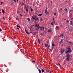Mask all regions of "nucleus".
I'll return each instance as SVG.
<instances>
[{"label":"nucleus","mask_w":73,"mask_h":73,"mask_svg":"<svg viewBox=\"0 0 73 73\" xmlns=\"http://www.w3.org/2000/svg\"><path fill=\"white\" fill-rule=\"evenodd\" d=\"M66 50L65 52V53H71L72 52V50L70 48V46H69L68 47H67V48L66 49Z\"/></svg>","instance_id":"nucleus-1"},{"label":"nucleus","mask_w":73,"mask_h":73,"mask_svg":"<svg viewBox=\"0 0 73 73\" xmlns=\"http://www.w3.org/2000/svg\"><path fill=\"white\" fill-rule=\"evenodd\" d=\"M67 57L66 60L67 61H69V60H70V57H69V54H67V55L66 56Z\"/></svg>","instance_id":"nucleus-2"},{"label":"nucleus","mask_w":73,"mask_h":73,"mask_svg":"<svg viewBox=\"0 0 73 73\" xmlns=\"http://www.w3.org/2000/svg\"><path fill=\"white\" fill-rule=\"evenodd\" d=\"M32 17V19H33V20H34L35 21L38 20V18H37V17L36 16H34L32 17Z\"/></svg>","instance_id":"nucleus-3"},{"label":"nucleus","mask_w":73,"mask_h":73,"mask_svg":"<svg viewBox=\"0 0 73 73\" xmlns=\"http://www.w3.org/2000/svg\"><path fill=\"white\" fill-rule=\"evenodd\" d=\"M64 34H60V38H62L64 36Z\"/></svg>","instance_id":"nucleus-4"},{"label":"nucleus","mask_w":73,"mask_h":73,"mask_svg":"<svg viewBox=\"0 0 73 73\" xmlns=\"http://www.w3.org/2000/svg\"><path fill=\"white\" fill-rule=\"evenodd\" d=\"M62 43H64V40H63V39H61V40L59 42V44H61Z\"/></svg>","instance_id":"nucleus-5"},{"label":"nucleus","mask_w":73,"mask_h":73,"mask_svg":"<svg viewBox=\"0 0 73 73\" xmlns=\"http://www.w3.org/2000/svg\"><path fill=\"white\" fill-rule=\"evenodd\" d=\"M52 31V29H48V32L49 33H51Z\"/></svg>","instance_id":"nucleus-6"},{"label":"nucleus","mask_w":73,"mask_h":73,"mask_svg":"<svg viewBox=\"0 0 73 73\" xmlns=\"http://www.w3.org/2000/svg\"><path fill=\"white\" fill-rule=\"evenodd\" d=\"M55 29L56 30H57L58 29H60V27H58V26H56V27Z\"/></svg>","instance_id":"nucleus-7"},{"label":"nucleus","mask_w":73,"mask_h":73,"mask_svg":"<svg viewBox=\"0 0 73 73\" xmlns=\"http://www.w3.org/2000/svg\"><path fill=\"white\" fill-rule=\"evenodd\" d=\"M64 10H65V11H66V12L67 13H68V11H69V10H68L66 9V8H64Z\"/></svg>","instance_id":"nucleus-8"},{"label":"nucleus","mask_w":73,"mask_h":73,"mask_svg":"<svg viewBox=\"0 0 73 73\" xmlns=\"http://www.w3.org/2000/svg\"><path fill=\"white\" fill-rule=\"evenodd\" d=\"M65 51V50H61L60 51L61 54H62V53H64V52Z\"/></svg>","instance_id":"nucleus-9"},{"label":"nucleus","mask_w":73,"mask_h":73,"mask_svg":"<svg viewBox=\"0 0 73 73\" xmlns=\"http://www.w3.org/2000/svg\"><path fill=\"white\" fill-rule=\"evenodd\" d=\"M41 35H42V36L44 35V34L42 33L39 34V36H40V37H41Z\"/></svg>","instance_id":"nucleus-10"},{"label":"nucleus","mask_w":73,"mask_h":73,"mask_svg":"<svg viewBox=\"0 0 73 73\" xmlns=\"http://www.w3.org/2000/svg\"><path fill=\"white\" fill-rule=\"evenodd\" d=\"M53 22L52 23H54H54H55V21H54V18L53 17Z\"/></svg>","instance_id":"nucleus-11"},{"label":"nucleus","mask_w":73,"mask_h":73,"mask_svg":"<svg viewBox=\"0 0 73 73\" xmlns=\"http://www.w3.org/2000/svg\"><path fill=\"white\" fill-rule=\"evenodd\" d=\"M25 31L26 32V33L28 35H29V33L28 32H27V30H25Z\"/></svg>","instance_id":"nucleus-12"},{"label":"nucleus","mask_w":73,"mask_h":73,"mask_svg":"<svg viewBox=\"0 0 73 73\" xmlns=\"http://www.w3.org/2000/svg\"><path fill=\"white\" fill-rule=\"evenodd\" d=\"M2 12L3 14H4V13H5V11H4V9H2Z\"/></svg>","instance_id":"nucleus-13"},{"label":"nucleus","mask_w":73,"mask_h":73,"mask_svg":"<svg viewBox=\"0 0 73 73\" xmlns=\"http://www.w3.org/2000/svg\"><path fill=\"white\" fill-rule=\"evenodd\" d=\"M39 19H40V21H42L43 20H42V18H41V17H40Z\"/></svg>","instance_id":"nucleus-14"},{"label":"nucleus","mask_w":73,"mask_h":73,"mask_svg":"<svg viewBox=\"0 0 73 73\" xmlns=\"http://www.w3.org/2000/svg\"><path fill=\"white\" fill-rule=\"evenodd\" d=\"M52 47H54V46H55V45H54V44L53 43H52Z\"/></svg>","instance_id":"nucleus-15"},{"label":"nucleus","mask_w":73,"mask_h":73,"mask_svg":"<svg viewBox=\"0 0 73 73\" xmlns=\"http://www.w3.org/2000/svg\"><path fill=\"white\" fill-rule=\"evenodd\" d=\"M16 20H18L19 21V18H16Z\"/></svg>","instance_id":"nucleus-16"},{"label":"nucleus","mask_w":73,"mask_h":73,"mask_svg":"<svg viewBox=\"0 0 73 73\" xmlns=\"http://www.w3.org/2000/svg\"><path fill=\"white\" fill-rule=\"evenodd\" d=\"M17 27L18 28H21V27L19 25H17Z\"/></svg>","instance_id":"nucleus-17"},{"label":"nucleus","mask_w":73,"mask_h":73,"mask_svg":"<svg viewBox=\"0 0 73 73\" xmlns=\"http://www.w3.org/2000/svg\"><path fill=\"white\" fill-rule=\"evenodd\" d=\"M38 71L39 72V73H41V70L40 69H38Z\"/></svg>","instance_id":"nucleus-18"},{"label":"nucleus","mask_w":73,"mask_h":73,"mask_svg":"<svg viewBox=\"0 0 73 73\" xmlns=\"http://www.w3.org/2000/svg\"><path fill=\"white\" fill-rule=\"evenodd\" d=\"M70 25H72V23H73V22H72V21H70Z\"/></svg>","instance_id":"nucleus-19"},{"label":"nucleus","mask_w":73,"mask_h":73,"mask_svg":"<svg viewBox=\"0 0 73 73\" xmlns=\"http://www.w3.org/2000/svg\"><path fill=\"white\" fill-rule=\"evenodd\" d=\"M3 20L4 21L5 20V17H4V16H3Z\"/></svg>","instance_id":"nucleus-20"},{"label":"nucleus","mask_w":73,"mask_h":73,"mask_svg":"<svg viewBox=\"0 0 73 73\" xmlns=\"http://www.w3.org/2000/svg\"><path fill=\"white\" fill-rule=\"evenodd\" d=\"M30 8H31V9H30L31 11H33V9H32V8H31V7H30Z\"/></svg>","instance_id":"nucleus-21"},{"label":"nucleus","mask_w":73,"mask_h":73,"mask_svg":"<svg viewBox=\"0 0 73 73\" xmlns=\"http://www.w3.org/2000/svg\"><path fill=\"white\" fill-rule=\"evenodd\" d=\"M42 70V73H44V69H42L41 70Z\"/></svg>","instance_id":"nucleus-22"},{"label":"nucleus","mask_w":73,"mask_h":73,"mask_svg":"<svg viewBox=\"0 0 73 73\" xmlns=\"http://www.w3.org/2000/svg\"><path fill=\"white\" fill-rule=\"evenodd\" d=\"M45 46H46V47H48V45L47 44H46L45 45Z\"/></svg>","instance_id":"nucleus-23"},{"label":"nucleus","mask_w":73,"mask_h":73,"mask_svg":"<svg viewBox=\"0 0 73 73\" xmlns=\"http://www.w3.org/2000/svg\"><path fill=\"white\" fill-rule=\"evenodd\" d=\"M38 43H39V44H41V42H40V40H39V39H38Z\"/></svg>","instance_id":"nucleus-24"},{"label":"nucleus","mask_w":73,"mask_h":73,"mask_svg":"<svg viewBox=\"0 0 73 73\" xmlns=\"http://www.w3.org/2000/svg\"><path fill=\"white\" fill-rule=\"evenodd\" d=\"M68 42L69 44H70L71 45H72V42Z\"/></svg>","instance_id":"nucleus-25"},{"label":"nucleus","mask_w":73,"mask_h":73,"mask_svg":"<svg viewBox=\"0 0 73 73\" xmlns=\"http://www.w3.org/2000/svg\"><path fill=\"white\" fill-rule=\"evenodd\" d=\"M47 33V32H46V31L45 30L44 31V33Z\"/></svg>","instance_id":"nucleus-26"},{"label":"nucleus","mask_w":73,"mask_h":73,"mask_svg":"<svg viewBox=\"0 0 73 73\" xmlns=\"http://www.w3.org/2000/svg\"><path fill=\"white\" fill-rule=\"evenodd\" d=\"M38 27H39V29L40 28V29H42V27L38 26Z\"/></svg>","instance_id":"nucleus-27"},{"label":"nucleus","mask_w":73,"mask_h":73,"mask_svg":"<svg viewBox=\"0 0 73 73\" xmlns=\"http://www.w3.org/2000/svg\"><path fill=\"white\" fill-rule=\"evenodd\" d=\"M48 9L47 8H46L45 10V13H46L47 12V11Z\"/></svg>","instance_id":"nucleus-28"},{"label":"nucleus","mask_w":73,"mask_h":73,"mask_svg":"<svg viewBox=\"0 0 73 73\" xmlns=\"http://www.w3.org/2000/svg\"><path fill=\"white\" fill-rule=\"evenodd\" d=\"M20 4L22 5L21 6H23V5H24V3H23L22 4H21V3H20Z\"/></svg>","instance_id":"nucleus-29"},{"label":"nucleus","mask_w":73,"mask_h":73,"mask_svg":"<svg viewBox=\"0 0 73 73\" xmlns=\"http://www.w3.org/2000/svg\"><path fill=\"white\" fill-rule=\"evenodd\" d=\"M42 30L44 29H45V27H42Z\"/></svg>","instance_id":"nucleus-30"},{"label":"nucleus","mask_w":73,"mask_h":73,"mask_svg":"<svg viewBox=\"0 0 73 73\" xmlns=\"http://www.w3.org/2000/svg\"><path fill=\"white\" fill-rule=\"evenodd\" d=\"M35 27H38V25L37 24H35Z\"/></svg>","instance_id":"nucleus-31"},{"label":"nucleus","mask_w":73,"mask_h":73,"mask_svg":"<svg viewBox=\"0 0 73 73\" xmlns=\"http://www.w3.org/2000/svg\"><path fill=\"white\" fill-rule=\"evenodd\" d=\"M26 11L27 12H28V9L27 8L26 9Z\"/></svg>","instance_id":"nucleus-32"},{"label":"nucleus","mask_w":73,"mask_h":73,"mask_svg":"<svg viewBox=\"0 0 73 73\" xmlns=\"http://www.w3.org/2000/svg\"><path fill=\"white\" fill-rule=\"evenodd\" d=\"M66 22H67V23H69V20H66Z\"/></svg>","instance_id":"nucleus-33"},{"label":"nucleus","mask_w":73,"mask_h":73,"mask_svg":"<svg viewBox=\"0 0 73 73\" xmlns=\"http://www.w3.org/2000/svg\"><path fill=\"white\" fill-rule=\"evenodd\" d=\"M41 15H42V14H39L38 15V16H41Z\"/></svg>","instance_id":"nucleus-34"},{"label":"nucleus","mask_w":73,"mask_h":73,"mask_svg":"<svg viewBox=\"0 0 73 73\" xmlns=\"http://www.w3.org/2000/svg\"><path fill=\"white\" fill-rule=\"evenodd\" d=\"M38 29H36V31H38V29H39V27H38Z\"/></svg>","instance_id":"nucleus-35"},{"label":"nucleus","mask_w":73,"mask_h":73,"mask_svg":"<svg viewBox=\"0 0 73 73\" xmlns=\"http://www.w3.org/2000/svg\"><path fill=\"white\" fill-rule=\"evenodd\" d=\"M46 72H48L49 73V71L48 70H46Z\"/></svg>","instance_id":"nucleus-36"},{"label":"nucleus","mask_w":73,"mask_h":73,"mask_svg":"<svg viewBox=\"0 0 73 73\" xmlns=\"http://www.w3.org/2000/svg\"><path fill=\"white\" fill-rule=\"evenodd\" d=\"M54 15L55 16H56V13H54Z\"/></svg>","instance_id":"nucleus-37"},{"label":"nucleus","mask_w":73,"mask_h":73,"mask_svg":"<svg viewBox=\"0 0 73 73\" xmlns=\"http://www.w3.org/2000/svg\"><path fill=\"white\" fill-rule=\"evenodd\" d=\"M53 22H52L51 23V25H54V24L53 23Z\"/></svg>","instance_id":"nucleus-38"},{"label":"nucleus","mask_w":73,"mask_h":73,"mask_svg":"<svg viewBox=\"0 0 73 73\" xmlns=\"http://www.w3.org/2000/svg\"><path fill=\"white\" fill-rule=\"evenodd\" d=\"M27 20H28V21H30V19H29V18H27Z\"/></svg>","instance_id":"nucleus-39"},{"label":"nucleus","mask_w":73,"mask_h":73,"mask_svg":"<svg viewBox=\"0 0 73 73\" xmlns=\"http://www.w3.org/2000/svg\"><path fill=\"white\" fill-rule=\"evenodd\" d=\"M46 13V15H48V14H49V13H48V12H47Z\"/></svg>","instance_id":"nucleus-40"},{"label":"nucleus","mask_w":73,"mask_h":73,"mask_svg":"<svg viewBox=\"0 0 73 73\" xmlns=\"http://www.w3.org/2000/svg\"><path fill=\"white\" fill-rule=\"evenodd\" d=\"M17 29L18 30V31L20 29L18 27H17Z\"/></svg>","instance_id":"nucleus-41"},{"label":"nucleus","mask_w":73,"mask_h":73,"mask_svg":"<svg viewBox=\"0 0 73 73\" xmlns=\"http://www.w3.org/2000/svg\"><path fill=\"white\" fill-rule=\"evenodd\" d=\"M3 4V2H1V5H2Z\"/></svg>","instance_id":"nucleus-42"},{"label":"nucleus","mask_w":73,"mask_h":73,"mask_svg":"<svg viewBox=\"0 0 73 73\" xmlns=\"http://www.w3.org/2000/svg\"><path fill=\"white\" fill-rule=\"evenodd\" d=\"M33 62H34L35 63H36V62L34 60H33Z\"/></svg>","instance_id":"nucleus-43"},{"label":"nucleus","mask_w":73,"mask_h":73,"mask_svg":"<svg viewBox=\"0 0 73 73\" xmlns=\"http://www.w3.org/2000/svg\"><path fill=\"white\" fill-rule=\"evenodd\" d=\"M53 48H53V47H52V48H51V49H52V50H53Z\"/></svg>","instance_id":"nucleus-44"},{"label":"nucleus","mask_w":73,"mask_h":73,"mask_svg":"<svg viewBox=\"0 0 73 73\" xmlns=\"http://www.w3.org/2000/svg\"><path fill=\"white\" fill-rule=\"evenodd\" d=\"M32 33L33 34V30H32Z\"/></svg>","instance_id":"nucleus-45"},{"label":"nucleus","mask_w":73,"mask_h":73,"mask_svg":"<svg viewBox=\"0 0 73 73\" xmlns=\"http://www.w3.org/2000/svg\"><path fill=\"white\" fill-rule=\"evenodd\" d=\"M33 33H34V34H36V32H33Z\"/></svg>","instance_id":"nucleus-46"},{"label":"nucleus","mask_w":73,"mask_h":73,"mask_svg":"<svg viewBox=\"0 0 73 73\" xmlns=\"http://www.w3.org/2000/svg\"><path fill=\"white\" fill-rule=\"evenodd\" d=\"M42 29H40V31H42Z\"/></svg>","instance_id":"nucleus-47"},{"label":"nucleus","mask_w":73,"mask_h":73,"mask_svg":"<svg viewBox=\"0 0 73 73\" xmlns=\"http://www.w3.org/2000/svg\"><path fill=\"white\" fill-rule=\"evenodd\" d=\"M58 37H59V38H60V36H59V35H58Z\"/></svg>","instance_id":"nucleus-48"},{"label":"nucleus","mask_w":73,"mask_h":73,"mask_svg":"<svg viewBox=\"0 0 73 73\" xmlns=\"http://www.w3.org/2000/svg\"><path fill=\"white\" fill-rule=\"evenodd\" d=\"M72 10H70V11L69 12V13H70V12H72Z\"/></svg>","instance_id":"nucleus-49"},{"label":"nucleus","mask_w":73,"mask_h":73,"mask_svg":"<svg viewBox=\"0 0 73 73\" xmlns=\"http://www.w3.org/2000/svg\"><path fill=\"white\" fill-rule=\"evenodd\" d=\"M58 65H59V66H60V64L59 63L58 64Z\"/></svg>","instance_id":"nucleus-50"},{"label":"nucleus","mask_w":73,"mask_h":73,"mask_svg":"<svg viewBox=\"0 0 73 73\" xmlns=\"http://www.w3.org/2000/svg\"><path fill=\"white\" fill-rule=\"evenodd\" d=\"M1 31H2V30H1V29H0V32H1Z\"/></svg>","instance_id":"nucleus-51"},{"label":"nucleus","mask_w":73,"mask_h":73,"mask_svg":"<svg viewBox=\"0 0 73 73\" xmlns=\"http://www.w3.org/2000/svg\"><path fill=\"white\" fill-rule=\"evenodd\" d=\"M15 42H17V43H18V42H17V40H16L15 41Z\"/></svg>","instance_id":"nucleus-52"},{"label":"nucleus","mask_w":73,"mask_h":73,"mask_svg":"<svg viewBox=\"0 0 73 73\" xmlns=\"http://www.w3.org/2000/svg\"><path fill=\"white\" fill-rule=\"evenodd\" d=\"M14 1H15V3L16 2V0H14Z\"/></svg>","instance_id":"nucleus-53"},{"label":"nucleus","mask_w":73,"mask_h":73,"mask_svg":"<svg viewBox=\"0 0 73 73\" xmlns=\"http://www.w3.org/2000/svg\"><path fill=\"white\" fill-rule=\"evenodd\" d=\"M25 8H27V5H25Z\"/></svg>","instance_id":"nucleus-54"},{"label":"nucleus","mask_w":73,"mask_h":73,"mask_svg":"<svg viewBox=\"0 0 73 73\" xmlns=\"http://www.w3.org/2000/svg\"><path fill=\"white\" fill-rule=\"evenodd\" d=\"M36 29H34L33 30V31H36Z\"/></svg>","instance_id":"nucleus-55"},{"label":"nucleus","mask_w":73,"mask_h":73,"mask_svg":"<svg viewBox=\"0 0 73 73\" xmlns=\"http://www.w3.org/2000/svg\"><path fill=\"white\" fill-rule=\"evenodd\" d=\"M17 13H20V11L18 12V11H17Z\"/></svg>","instance_id":"nucleus-56"},{"label":"nucleus","mask_w":73,"mask_h":73,"mask_svg":"<svg viewBox=\"0 0 73 73\" xmlns=\"http://www.w3.org/2000/svg\"><path fill=\"white\" fill-rule=\"evenodd\" d=\"M62 65H63L64 66H65V65H64V63H63Z\"/></svg>","instance_id":"nucleus-57"},{"label":"nucleus","mask_w":73,"mask_h":73,"mask_svg":"<svg viewBox=\"0 0 73 73\" xmlns=\"http://www.w3.org/2000/svg\"><path fill=\"white\" fill-rule=\"evenodd\" d=\"M33 35L34 36H35L36 35V34H33Z\"/></svg>","instance_id":"nucleus-58"},{"label":"nucleus","mask_w":73,"mask_h":73,"mask_svg":"<svg viewBox=\"0 0 73 73\" xmlns=\"http://www.w3.org/2000/svg\"><path fill=\"white\" fill-rule=\"evenodd\" d=\"M21 11H23V10H22V8H21Z\"/></svg>","instance_id":"nucleus-59"},{"label":"nucleus","mask_w":73,"mask_h":73,"mask_svg":"<svg viewBox=\"0 0 73 73\" xmlns=\"http://www.w3.org/2000/svg\"><path fill=\"white\" fill-rule=\"evenodd\" d=\"M39 26H40V25H39V24H38V27H40Z\"/></svg>","instance_id":"nucleus-60"},{"label":"nucleus","mask_w":73,"mask_h":73,"mask_svg":"<svg viewBox=\"0 0 73 73\" xmlns=\"http://www.w3.org/2000/svg\"><path fill=\"white\" fill-rule=\"evenodd\" d=\"M17 3H19V0H17Z\"/></svg>","instance_id":"nucleus-61"},{"label":"nucleus","mask_w":73,"mask_h":73,"mask_svg":"<svg viewBox=\"0 0 73 73\" xmlns=\"http://www.w3.org/2000/svg\"><path fill=\"white\" fill-rule=\"evenodd\" d=\"M1 71L2 72H3V70H1Z\"/></svg>","instance_id":"nucleus-62"},{"label":"nucleus","mask_w":73,"mask_h":73,"mask_svg":"<svg viewBox=\"0 0 73 73\" xmlns=\"http://www.w3.org/2000/svg\"><path fill=\"white\" fill-rule=\"evenodd\" d=\"M57 35H55V37H57Z\"/></svg>","instance_id":"nucleus-63"},{"label":"nucleus","mask_w":73,"mask_h":73,"mask_svg":"<svg viewBox=\"0 0 73 73\" xmlns=\"http://www.w3.org/2000/svg\"><path fill=\"white\" fill-rule=\"evenodd\" d=\"M21 16L22 17H23V15H21Z\"/></svg>","instance_id":"nucleus-64"}]
</instances>
